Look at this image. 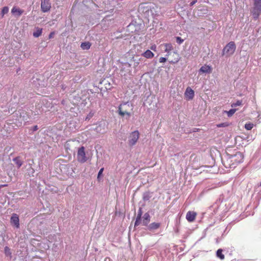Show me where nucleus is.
<instances>
[{"instance_id": "nucleus-25", "label": "nucleus", "mask_w": 261, "mask_h": 261, "mask_svg": "<svg viewBox=\"0 0 261 261\" xmlns=\"http://www.w3.org/2000/svg\"><path fill=\"white\" fill-rule=\"evenodd\" d=\"M237 111V109H231L228 111H225L224 112L227 114L228 117L232 116L234 113Z\"/></svg>"}, {"instance_id": "nucleus-39", "label": "nucleus", "mask_w": 261, "mask_h": 261, "mask_svg": "<svg viewBox=\"0 0 261 261\" xmlns=\"http://www.w3.org/2000/svg\"><path fill=\"white\" fill-rule=\"evenodd\" d=\"M7 185H0V189L3 187H7Z\"/></svg>"}, {"instance_id": "nucleus-37", "label": "nucleus", "mask_w": 261, "mask_h": 261, "mask_svg": "<svg viewBox=\"0 0 261 261\" xmlns=\"http://www.w3.org/2000/svg\"><path fill=\"white\" fill-rule=\"evenodd\" d=\"M197 3V0H193L190 4V6H193Z\"/></svg>"}, {"instance_id": "nucleus-35", "label": "nucleus", "mask_w": 261, "mask_h": 261, "mask_svg": "<svg viewBox=\"0 0 261 261\" xmlns=\"http://www.w3.org/2000/svg\"><path fill=\"white\" fill-rule=\"evenodd\" d=\"M226 126V125L225 123H220V124H218V125H217V126H218V127H224V126Z\"/></svg>"}, {"instance_id": "nucleus-9", "label": "nucleus", "mask_w": 261, "mask_h": 261, "mask_svg": "<svg viewBox=\"0 0 261 261\" xmlns=\"http://www.w3.org/2000/svg\"><path fill=\"white\" fill-rule=\"evenodd\" d=\"M10 222L16 228L19 227V219L18 216L16 214H13L11 217Z\"/></svg>"}, {"instance_id": "nucleus-23", "label": "nucleus", "mask_w": 261, "mask_h": 261, "mask_svg": "<svg viewBox=\"0 0 261 261\" xmlns=\"http://www.w3.org/2000/svg\"><path fill=\"white\" fill-rule=\"evenodd\" d=\"M222 249H219L217 251V256L219 257L221 259H224V255L222 254Z\"/></svg>"}, {"instance_id": "nucleus-10", "label": "nucleus", "mask_w": 261, "mask_h": 261, "mask_svg": "<svg viewBox=\"0 0 261 261\" xmlns=\"http://www.w3.org/2000/svg\"><path fill=\"white\" fill-rule=\"evenodd\" d=\"M197 216V213L194 211H189L186 214V219L189 222H192L195 221Z\"/></svg>"}, {"instance_id": "nucleus-1", "label": "nucleus", "mask_w": 261, "mask_h": 261, "mask_svg": "<svg viewBox=\"0 0 261 261\" xmlns=\"http://www.w3.org/2000/svg\"><path fill=\"white\" fill-rule=\"evenodd\" d=\"M133 106L132 104L128 102H124L119 105L118 113L121 117L126 115L128 117H129L132 115L130 111H133Z\"/></svg>"}, {"instance_id": "nucleus-31", "label": "nucleus", "mask_w": 261, "mask_h": 261, "mask_svg": "<svg viewBox=\"0 0 261 261\" xmlns=\"http://www.w3.org/2000/svg\"><path fill=\"white\" fill-rule=\"evenodd\" d=\"M176 42L179 44H181L184 40L182 39V38H181L180 37H176Z\"/></svg>"}, {"instance_id": "nucleus-27", "label": "nucleus", "mask_w": 261, "mask_h": 261, "mask_svg": "<svg viewBox=\"0 0 261 261\" xmlns=\"http://www.w3.org/2000/svg\"><path fill=\"white\" fill-rule=\"evenodd\" d=\"M9 12V8L8 7H3L2 12L1 14L2 17L4 16V15L6 14H7Z\"/></svg>"}, {"instance_id": "nucleus-24", "label": "nucleus", "mask_w": 261, "mask_h": 261, "mask_svg": "<svg viewBox=\"0 0 261 261\" xmlns=\"http://www.w3.org/2000/svg\"><path fill=\"white\" fill-rule=\"evenodd\" d=\"M4 252L6 256L11 257V250L8 246L5 247Z\"/></svg>"}, {"instance_id": "nucleus-17", "label": "nucleus", "mask_w": 261, "mask_h": 261, "mask_svg": "<svg viewBox=\"0 0 261 261\" xmlns=\"http://www.w3.org/2000/svg\"><path fill=\"white\" fill-rule=\"evenodd\" d=\"M142 56L147 59H151L154 57V54L148 49L142 54Z\"/></svg>"}, {"instance_id": "nucleus-19", "label": "nucleus", "mask_w": 261, "mask_h": 261, "mask_svg": "<svg viewBox=\"0 0 261 261\" xmlns=\"http://www.w3.org/2000/svg\"><path fill=\"white\" fill-rule=\"evenodd\" d=\"M13 161L16 165L18 168H19L22 165V161L20 160L19 156H17L13 159Z\"/></svg>"}, {"instance_id": "nucleus-30", "label": "nucleus", "mask_w": 261, "mask_h": 261, "mask_svg": "<svg viewBox=\"0 0 261 261\" xmlns=\"http://www.w3.org/2000/svg\"><path fill=\"white\" fill-rule=\"evenodd\" d=\"M254 6L261 8V0H254Z\"/></svg>"}, {"instance_id": "nucleus-5", "label": "nucleus", "mask_w": 261, "mask_h": 261, "mask_svg": "<svg viewBox=\"0 0 261 261\" xmlns=\"http://www.w3.org/2000/svg\"><path fill=\"white\" fill-rule=\"evenodd\" d=\"M51 8V4L49 0H42L41 4V9L43 12H47Z\"/></svg>"}, {"instance_id": "nucleus-8", "label": "nucleus", "mask_w": 261, "mask_h": 261, "mask_svg": "<svg viewBox=\"0 0 261 261\" xmlns=\"http://www.w3.org/2000/svg\"><path fill=\"white\" fill-rule=\"evenodd\" d=\"M195 94L194 91L190 88H187L185 92V98L187 100H191L194 98Z\"/></svg>"}, {"instance_id": "nucleus-2", "label": "nucleus", "mask_w": 261, "mask_h": 261, "mask_svg": "<svg viewBox=\"0 0 261 261\" xmlns=\"http://www.w3.org/2000/svg\"><path fill=\"white\" fill-rule=\"evenodd\" d=\"M236 46L233 41H230L223 48L222 50V55H226L229 57L233 54L236 50Z\"/></svg>"}, {"instance_id": "nucleus-3", "label": "nucleus", "mask_w": 261, "mask_h": 261, "mask_svg": "<svg viewBox=\"0 0 261 261\" xmlns=\"http://www.w3.org/2000/svg\"><path fill=\"white\" fill-rule=\"evenodd\" d=\"M140 138V133L138 130L131 132L128 137V144L130 147L134 146Z\"/></svg>"}, {"instance_id": "nucleus-16", "label": "nucleus", "mask_w": 261, "mask_h": 261, "mask_svg": "<svg viewBox=\"0 0 261 261\" xmlns=\"http://www.w3.org/2000/svg\"><path fill=\"white\" fill-rule=\"evenodd\" d=\"M150 216L148 213L144 214L143 217V224L144 226H147L150 222Z\"/></svg>"}, {"instance_id": "nucleus-11", "label": "nucleus", "mask_w": 261, "mask_h": 261, "mask_svg": "<svg viewBox=\"0 0 261 261\" xmlns=\"http://www.w3.org/2000/svg\"><path fill=\"white\" fill-rule=\"evenodd\" d=\"M161 46L164 47V51L167 53V56L170 55V51L174 49L173 46L171 43H164Z\"/></svg>"}, {"instance_id": "nucleus-28", "label": "nucleus", "mask_w": 261, "mask_h": 261, "mask_svg": "<svg viewBox=\"0 0 261 261\" xmlns=\"http://www.w3.org/2000/svg\"><path fill=\"white\" fill-rule=\"evenodd\" d=\"M143 59L140 58H139L138 60H133L134 62V67H137L139 64H140V62H141L142 61Z\"/></svg>"}, {"instance_id": "nucleus-26", "label": "nucleus", "mask_w": 261, "mask_h": 261, "mask_svg": "<svg viewBox=\"0 0 261 261\" xmlns=\"http://www.w3.org/2000/svg\"><path fill=\"white\" fill-rule=\"evenodd\" d=\"M253 124L252 123H247L246 124H245V128L247 129V130H251L253 127Z\"/></svg>"}, {"instance_id": "nucleus-36", "label": "nucleus", "mask_w": 261, "mask_h": 261, "mask_svg": "<svg viewBox=\"0 0 261 261\" xmlns=\"http://www.w3.org/2000/svg\"><path fill=\"white\" fill-rule=\"evenodd\" d=\"M150 49L152 50L155 51L156 50V45L155 44L152 45L150 47Z\"/></svg>"}, {"instance_id": "nucleus-15", "label": "nucleus", "mask_w": 261, "mask_h": 261, "mask_svg": "<svg viewBox=\"0 0 261 261\" xmlns=\"http://www.w3.org/2000/svg\"><path fill=\"white\" fill-rule=\"evenodd\" d=\"M172 56L174 57V58L170 61V63L171 64H175L178 62L180 59L179 55L176 51H173Z\"/></svg>"}, {"instance_id": "nucleus-6", "label": "nucleus", "mask_w": 261, "mask_h": 261, "mask_svg": "<svg viewBox=\"0 0 261 261\" xmlns=\"http://www.w3.org/2000/svg\"><path fill=\"white\" fill-rule=\"evenodd\" d=\"M243 154L240 152H238L234 155H231L230 157V160L231 162L234 161L236 163H240L243 162Z\"/></svg>"}, {"instance_id": "nucleus-4", "label": "nucleus", "mask_w": 261, "mask_h": 261, "mask_svg": "<svg viewBox=\"0 0 261 261\" xmlns=\"http://www.w3.org/2000/svg\"><path fill=\"white\" fill-rule=\"evenodd\" d=\"M85 150V147L84 146H82L80 147L77 150V159L80 163H85L87 160Z\"/></svg>"}, {"instance_id": "nucleus-34", "label": "nucleus", "mask_w": 261, "mask_h": 261, "mask_svg": "<svg viewBox=\"0 0 261 261\" xmlns=\"http://www.w3.org/2000/svg\"><path fill=\"white\" fill-rule=\"evenodd\" d=\"M54 35H55V32H51L49 34V36H48L49 39L53 38L54 37Z\"/></svg>"}, {"instance_id": "nucleus-14", "label": "nucleus", "mask_w": 261, "mask_h": 261, "mask_svg": "<svg viewBox=\"0 0 261 261\" xmlns=\"http://www.w3.org/2000/svg\"><path fill=\"white\" fill-rule=\"evenodd\" d=\"M11 13L14 15L19 16L23 14V10L16 7H14L11 10Z\"/></svg>"}, {"instance_id": "nucleus-33", "label": "nucleus", "mask_w": 261, "mask_h": 261, "mask_svg": "<svg viewBox=\"0 0 261 261\" xmlns=\"http://www.w3.org/2000/svg\"><path fill=\"white\" fill-rule=\"evenodd\" d=\"M103 171V168H102L100 169V170L98 172L97 178H99V176L102 173Z\"/></svg>"}, {"instance_id": "nucleus-40", "label": "nucleus", "mask_w": 261, "mask_h": 261, "mask_svg": "<svg viewBox=\"0 0 261 261\" xmlns=\"http://www.w3.org/2000/svg\"><path fill=\"white\" fill-rule=\"evenodd\" d=\"M260 186H261V182H260Z\"/></svg>"}, {"instance_id": "nucleus-12", "label": "nucleus", "mask_w": 261, "mask_h": 261, "mask_svg": "<svg viewBox=\"0 0 261 261\" xmlns=\"http://www.w3.org/2000/svg\"><path fill=\"white\" fill-rule=\"evenodd\" d=\"M212 71V68L210 66L204 65L199 69V72L203 73H210Z\"/></svg>"}, {"instance_id": "nucleus-22", "label": "nucleus", "mask_w": 261, "mask_h": 261, "mask_svg": "<svg viewBox=\"0 0 261 261\" xmlns=\"http://www.w3.org/2000/svg\"><path fill=\"white\" fill-rule=\"evenodd\" d=\"M42 29L37 28L36 31L33 33V36L35 37H38L42 34Z\"/></svg>"}, {"instance_id": "nucleus-13", "label": "nucleus", "mask_w": 261, "mask_h": 261, "mask_svg": "<svg viewBox=\"0 0 261 261\" xmlns=\"http://www.w3.org/2000/svg\"><path fill=\"white\" fill-rule=\"evenodd\" d=\"M261 12V8L254 6L252 10V15L254 19L258 18Z\"/></svg>"}, {"instance_id": "nucleus-29", "label": "nucleus", "mask_w": 261, "mask_h": 261, "mask_svg": "<svg viewBox=\"0 0 261 261\" xmlns=\"http://www.w3.org/2000/svg\"><path fill=\"white\" fill-rule=\"evenodd\" d=\"M242 102L241 100H238L236 102L232 103L231 106V107L233 108L236 107L237 106H240L242 105Z\"/></svg>"}, {"instance_id": "nucleus-7", "label": "nucleus", "mask_w": 261, "mask_h": 261, "mask_svg": "<svg viewBox=\"0 0 261 261\" xmlns=\"http://www.w3.org/2000/svg\"><path fill=\"white\" fill-rule=\"evenodd\" d=\"M96 132L104 134L107 130V124L105 122H100L95 128Z\"/></svg>"}, {"instance_id": "nucleus-32", "label": "nucleus", "mask_w": 261, "mask_h": 261, "mask_svg": "<svg viewBox=\"0 0 261 261\" xmlns=\"http://www.w3.org/2000/svg\"><path fill=\"white\" fill-rule=\"evenodd\" d=\"M167 61V59L165 57H161L159 59V62L160 63H164Z\"/></svg>"}, {"instance_id": "nucleus-38", "label": "nucleus", "mask_w": 261, "mask_h": 261, "mask_svg": "<svg viewBox=\"0 0 261 261\" xmlns=\"http://www.w3.org/2000/svg\"><path fill=\"white\" fill-rule=\"evenodd\" d=\"M38 129V126L37 125H35L33 127V130L34 131H36L37 130V129Z\"/></svg>"}, {"instance_id": "nucleus-18", "label": "nucleus", "mask_w": 261, "mask_h": 261, "mask_svg": "<svg viewBox=\"0 0 261 261\" xmlns=\"http://www.w3.org/2000/svg\"><path fill=\"white\" fill-rule=\"evenodd\" d=\"M161 226V224L160 223H155L153 222L151 223L149 226H148V229L150 230H153L158 229Z\"/></svg>"}, {"instance_id": "nucleus-20", "label": "nucleus", "mask_w": 261, "mask_h": 261, "mask_svg": "<svg viewBox=\"0 0 261 261\" xmlns=\"http://www.w3.org/2000/svg\"><path fill=\"white\" fill-rule=\"evenodd\" d=\"M91 44L89 42H83L81 44V47L84 50L89 49L91 47Z\"/></svg>"}, {"instance_id": "nucleus-21", "label": "nucleus", "mask_w": 261, "mask_h": 261, "mask_svg": "<svg viewBox=\"0 0 261 261\" xmlns=\"http://www.w3.org/2000/svg\"><path fill=\"white\" fill-rule=\"evenodd\" d=\"M141 215H142V213L140 211V212L138 213V215L137 216L136 220V221L135 223V226H138L139 225V224L140 223Z\"/></svg>"}]
</instances>
